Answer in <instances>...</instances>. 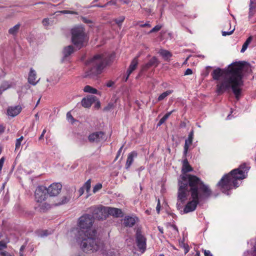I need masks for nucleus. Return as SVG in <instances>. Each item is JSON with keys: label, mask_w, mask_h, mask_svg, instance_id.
<instances>
[{"label": "nucleus", "mask_w": 256, "mask_h": 256, "mask_svg": "<svg viewBox=\"0 0 256 256\" xmlns=\"http://www.w3.org/2000/svg\"><path fill=\"white\" fill-rule=\"evenodd\" d=\"M12 86L11 83L8 81L3 82L0 86V96L2 92Z\"/></svg>", "instance_id": "24"}, {"label": "nucleus", "mask_w": 256, "mask_h": 256, "mask_svg": "<svg viewBox=\"0 0 256 256\" xmlns=\"http://www.w3.org/2000/svg\"><path fill=\"white\" fill-rule=\"evenodd\" d=\"M256 10V0H250L249 17L252 16Z\"/></svg>", "instance_id": "22"}, {"label": "nucleus", "mask_w": 256, "mask_h": 256, "mask_svg": "<svg viewBox=\"0 0 256 256\" xmlns=\"http://www.w3.org/2000/svg\"><path fill=\"white\" fill-rule=\"evenodd\" d=\"M25 248V246L22 245V246H21L20 248V252H22V251L24 250V249Z\"/></svg>", "instance_id": "59"}, {"label": "nucleus", "mask_w": 256, "mask_h": 256, "mask_svg": "<svg viewBox=\"0 0 256 256\" xmlns=\"http://www.w3.org/2000/svg\"><path fill=\"white\" fill-rule=\"evenodd\" d=\"M20 256H23V254H22V252H20Z\"/></svg>", "instance_id": "64"}, {"label": "nucleus", "mask_w": 256, "mask_h": 256, "mask_svg": "<svg viewBox=\"0 0 256 256\" xmlns=\"http://www.w3.org/2000/svg\"><path fill=\"white\" fill-rule=\"evenodd\" d=\"M107 216L111 215L116 217L122 216V210L118 208L106 207Z\"/></svg>", "instance_id": "15"}, {"label": "nucleus", "mask_w": 256, "mask_h": 256, "mask_svg": "<svg viewBox=\"0 0 256 256\" xmlns=\"http://www.w3.org/2000/svg\"><path fill=\"white\" fill-rule=\"evenodd\" d=\"M140 26L142 28H144V27L150 28L151 26L150 24L149 23H145L144 24H140Z\"/></svg>", "instance_id": "53"}, {"label": "nucleus", "mask_w": 256, "mask_h": 256, "mask_svg": "<svg viewBox=\"0 0 256 256\" xmlns=\"http://www.w3.org/2000/svg\"><path fill=\"white\" fill-rule=\"evenodd\" d=\"M136 246L139 250L144 253L146 249V238L138 230H136Z\"/></svg>", "instance_id": "10"}, {"label": "nucleus", "mask_w": 256, "mask_h": 256, "mask_svg": "<svg viewBox=\"0 0 256 256\" xmlns=\"http://www.w3.org/2000/svg\"><path fill=\"white\" fill-rule=\"evenodd\" d=\"M160 200H158V204H157V206H156V211H157L158 213L160 212Z\"/></svg>", "instance_id": "50"}, {"label": "nucleus", "mask_w": 256, "mask_h": 256, "mask_svg": "<svg viewBox=\"0 0 256 256\" xmlns=\"http://www.w3.org/2000/svg\"><path fill=\"white\" fill-rule=\"evenodd\" d=\"M168 3V0H158V4L161 7L160 10L162 12Z\"/></svg>", "instance_id": "34"}, {"label": "nucleus", "mask_w": 256, "mask_h": 256, "mask_svg": "<svg viewBox=\"0 0 256 256\" xmlns=\"http://www.w3.org/2000/svg\"><path fill=\"white\" fill-rule=\"evenodd\" d=\"M192 74V71L190 68H188L184 72V75H190Z\"/></svg>", "instance_id": "47"}, {"label": "nucleus", "mask_w": 256, "mask_h": 256, "mask_svg": "<svg viewBox=\"0 0 256 256\" xmlns=\"http://www.w3.org/2000/svg\"><path fill=\"white\" fill-rule=\"evenodd\" d=\"M162 28L161 26L157 25L155 26L154 28H152L150 32V33L154 32H158Z\"/></svg>", "instance_id": "41"}, {"label": "nucleus", "mask_w": 256, "mask_h": 256, "mask_svg": "<svg viewBox=\"0 0 256 256\" xmlns=\"http://www.w3.org/2000/svg\"><path fill=\"white\" fill-rule=\"evenodd\" d=\"M211 194L209 186L200 178L195 176H184L180 182L176 204L178 208H182L190 195V201L184 209V213L187 214L194 211L200 202Z\"/></svg>", "instance_id": "1"}, {"label": "nucleus", "mask_w": 256, "mask_h": 256, "mask_svg": "<svg viewBox=\"0 0 256 256\" xmlns=\"http://www.w3.org/2000/svg\"><path fill=\"white\" fill-rule=\"evenodd\" d=\"M113 57V54H108L106 53L94 56L86 62L87 70L84 73V77L96 78L102 73L106 66L110 64Z\"/></svg>", "instance_id": "4"}, {"label": "nucleus", "mask_w": 256, "mask_h": 256, "mask_svg": "<svg viewBox=\"0 0 256 256\" xmlns=\"http://www.w3.org/2000/svg\"><path fill=\"white\" fill-rule=\"evenodd\" d=\"M226 26V27L230 26V30L228 31V32L222 31V36H230V35L232 34L234 32L235 30L234 26V28H232L231 22H227V24L225 25V28Z\"/></svg>", "instance_id": "26"}, {"label": "nucleus", "mask_w": 256, "mask_h": 256, "mask_svg": "<svg viewBox=\"0 0 256 256\" xmlns=\"http://www.w3.org/2000/svg\"><path fill=\"white\" fill-rule=\"evenodd\" d=\"M36 72L32 68L30 69L28 74V82L32 85H36L39 81L40 79L36 80Z\"/></svg>", "instance_id": "17"}, {"label": "nucleus", "mask_w": 256, "mask_h": 256, "mask_svg": "<svg viewBox=\"0 0 256 256\" xmlns=\"http://www.w3.org/2000/svg\"><path fill=\"white\" fill-rule=\"evenodd\" d=\"M6 247H7V246L5 242H4V241L0 242V251L6 248Z\"/></svg>", "instance_id": "43"}, {"label": "nucleus", "mask_w": 256, "mask_h": 256, "mask_svg": "<svg viewBox=\"0 0 256 256\" xmlns=\"http://www.w3.org/2000/svg\"><path fill=\"white\" fill-rule=\"evenodd\" d=\"M71 34L72 42L78 48L80 49L86 44L88 38L82 26L74 27L71 30Z\"/></svg>", "instance_id": "7"}, {"label": "nucleus", "mask_w": 256, "mask_h": 256, "mask_svg": "<svg viewBox=\"0 0 256 256\" xmlns=\"http://www.w3.org/2000/svg\"><path fill=\"white\" fill-rule=\"evenodd\" d=\"M119 0L121 1L123 4H128L130 2V0Z\"/></svg>", "instance_id": "58"}, {"label": "nucleus", "mask_w": 256, "mask_h": 256, "mask_svg": "<svg viewBox=\"0 0 256 256\" xmlns=\"http://www.w3.org/2000/svg\"><path fill=\"white\" fill-rule=\"evenodd\" d=\"M62 186L60 183H53L46 188L48 194L51 196H57L61 191Z\"/></svg>", "instance_id": "11"}, {"label": "nucleus", "mask_w": 256, "mask_h": 256, "mask_svg": "<svg viewBox=\"0 0 256 256\" xmlns=\"http://www.w3.org/2000/svg\"><path fill=\"white\" fill-rule=\"evenodd\" d=\"M20 28V24H17L9 29L8 34L13 36H15L18 33Z\"/></svg>", "instance_id": "25"}, {"label": "nucleus", "mask_w": 256, "mask_h": 256, "mask_svg": "<svg viewBox=\"0 0 256 256\" xmlns=\"http://www.w3.org/2000/svg\"><path fill=\"white\" fill-rule=\"evenodd\" d=\"M22 110L20 106H12L8 108L7 114L8 116L14 117L17 116Z\"/></svg>", "instance_id": "16"}, {"label": "nucleus", "mask_w": 256, "mask_h": 256, "mask_svg": "<svg viewBox=\"0 0 256 256\" xmlns=\"http://www.w3.org/2000/svg\"><path fill=\"white\" fill-rule=\"evenodd\" d=\"M70 198L67 196H64L62 198L60 202H58V204L60 205L67 203L69 201Z\"/></svg>", "instance_id": "38"}, {"label": "nucleus", "mask_w": 256, "mask_h": 256, "mask_svg": "<svg viewBox=\"0 0 256 256\" xmlns=\"http://www.w3.org/2000/svg\"><path fill=\"white\" fill-rule=\"evenodd\" d=\"M193 138V132H191L189 135L188 139L185 140V144L184 146V154L186 155L188 152V150L189 146L192 144Z\"/></svg>", "instance_id": "19"}, {"label": "nucleus", "mask_w": 256, "mask_h": 256, "mask_svg": "<svg viewBox=\"0 0 256 256\" xmlns=\"http://www.w3.org/2000/svg\"><path fill=\"white\" fill-rule=\"evenodd\" d=\"M252 40V36H249L246 40V41L244 42V44L242 45V48L240 50V52L242 53H244L246 50L247 49L248 45L251 42Z\"/></svg>", "instance_id": "27"}, {"label": "nucleus", "mask_w": 256, "mask_h": 256, "mask_svg": "<svg viewBox=\"0 0 256 256\" xmlns=\"http://www.w3.org/2000/svg\"><path fill=\"white\" fill-rule=\"evenodd\" d=\"M84 90L86 92L96 94L98 93V90L96 89L93 88L92 87L90 86H86L84 88Z\"/></svg>", "instance_id": "29"}, {"label": "nucleus", "mask_w": 256, "mask_h": 256, "mask_svg": "<svg viewBox=\"0 0 256 256\" xmlns=\"http://www.w3.org/2000/svg\"><path fill=\"white\" fill-rule=\"evenodd\" d=\"M97 100L96 97L94 96H90L84 98L82 100V105L86 108L90 107L92 104Z\"/></svg>", "instance_id": "14"}, {"label": "nucleus", "mask_w": 256, "mask_h": 256, "mask_svg": "<svg viewBox=\"0 0 256 256\" xmlns=\"http://www.w3.org/2000/svg\"><path fill=\"white\" fill-rule=\"evenodd\" d=\"M94 222V218L92 216L86 214L81 216L78 220V228L76 236L96 233V230L92 226Z\"/></svg>", "instance_id": "6"}, {"label": "nucleus", "mask_w": 256, "mask_h": 256, "mask_svg": "<svg viewBox=\"0 0 256 256\" xmlns=\"http://www.w3.org/2000/svg\"><path fill=\"white\" fill-rule=\"evenodd\" d=\"M46 130L44 129L42 132V134H41V135L40 136L39 138V140H42L43 138V137H44V134L46 133Z\"/></svg>", "instance_id": "55"}, {"label": "nucleus", "mask_w": 256, "mask_h": 256, "mask_svg": "<svg viewBox=\"0 0 256 256\" xmlns=\"http://www.w3.org/2000/svg\"><path fill=\"white\" fill-rule=\"evenodd\" d=\"M184 254H187L188 252V251H189L188 246V245L184 244Z\"/></svg>", "instance_id": "51"}, {"label": "nucleus", "mask_w": 256, "mask_h": 256, "mask_svg": "<svg viewBox=\"0 0 256 256\" xmlns=\"http://www.w3.org/2000/svg\"><path fill=\"white\" fill-rule=\"evenodd\" d=\"M40 210L44 212L50 208V205L46 202L42 203L39 205Z\"/></svg>", "instance_id": "33"}, {"label": "nucleus", "mask_w": 256, "mask_h": 256, "mask_svg": "<svg viewBox=\"0 0 256 256\" xmlns=\"http://www.w3.org/2000/svg\"><path fill=\"white\" fill-rule=\"evenodd\" d=\"M138 62L137 58H134L132 62L127 70V77L126 78V81L128 80L129 76L132 73V72L138 66Z\"/></svg>", "instance_id": "20"}, {"label": "nucleus", "mask_w": 256, "mask_h": 256, "mask_svg": "<svg viewBox=\"0 0 256 256\" xmlns=\"http://www.w3.org/2000/svg\"><path fill=\"white\" fill-rule=\"evenodd\" d=\"M192 170V168L188 164V161L187 159H184L183 160L182 167V174L180 176V178L178 180V184H180V181L181 178L184 176L189 175L192 176L191 174H187L186 173L189 172H191Z\"/></svg>", "instance_id": "13"}, {"label": "nucleus", "mask_w": 256, "mask_h": 256, "mask_svg": "<svg viewBox=\"0 0 256 256\" xmlns=\"http://www.w3.org/2000/svg\"><path fill=\"white\" fill-rule=\"evenodd\" d=\"M158 229L159 230V231L162 233V234L164 232H163V228H160V226L158 227Z\"/></svg>", "instance_id": "61"}, {"label": "nucleus", "mask_w": 256, "mask_h": 256, "mask_svg": "<svg viewBox=\"0 0 256 256\" xmlns=\"http://www.w3.org/2000/svg\"><path fill=\"white\" fill-rule=\"evenodd\" d=\"M60 13L63 14H78V12L72 10H64L60 12Z\"/></svg>", "instance_id": "40"}, {"label": "nucleus", "mask_w": 256, "mask_h": 256, "mask_svg": "<svg viewBox=\"0 0 256 256\" xmlns=\"http://www.w3.org/2000/svg\"><path fill=\"white\" fill-rule=\"evenodd\" d=\"M84 188H83V187L80 188L78 190L79 195L82 196L84 194Z\"/></svg>", "instance_id": "52"}, {"label": "nucleus", "mask_w": 256, "mask_h": 256, "mask_svg": "<svg viewBox=\"0 0 256 256\" xmlns=\"http://www.w3.org/2000/svg\"><path fill=\"white\" fill-rule=\"evenodd\" d=\"M137 156V152L134 151L128 154L126 164V168H128L134 162V158H136Z\"/></svg>", "instance_id": "18"}, {"label": "nucleus", "mask_w": 256, "mask_h": 256, "mask_svg": "<svg viewBox=\"0 0 256 256\" xmlns=\"http://www.w3.org/2000/svg\"><path fill=\"white\" fill-rule=\"evenodd\" d=\"M160 54L166 59H168L172 56V54L168 51L164 50H161L160 51Z\"/></svg>", "instance_id": "32"}, {"label": "nucleus", "mask_w": 256, "mask_h": 256, "mask_svg": "<svg viewBox=\"0 0 256 256\" xmlns=\"http://www.w3.org/2000/svg\"><path fill=\"white\" fill-rule=\"evenodd\" d=\"M102 188V184L100 183L97 184L93 188V192L96 193Z\"/></svg>", "instance_id": "39"}, {"label": "nucleus", "mask_w": 256, "mask_h": 256, "mask_svg": "<svg viewBox=\"0 0 256 256\" xmlns=\"http://www.w3.org/2000/svg\"><path fill=\"white\" fill-rule=\"evenodd\" d=\"M96 233L89 234L76 236V242L80 244V248L85 252H93L98 251L102 247L100 240L96 238Z\"/></svg>", "instance_id": "5"}, {"label": "nucleus", "mask_w": 256, "mask_h": 256, "mask_svg": "<svg viewBox=\"0 0 256 256\" xmlns=\"http://www.w3.org/2000/svg\"><path fill=\"white\" fill-rule=\"evenodd\" d=\"M105 139L104 134L102 132H97L91 134L88 136V140L92 142H98Z\"/></svg>", "instance_id": "12"}, {"label": "nucleus", "mask_w": 256, "mask_h": 256, "mask_svg": "<svg viewBox=\"0 0 256 256\" xmlns=\"http://www.w3.org/2000/svg\"><path fill=\"white\" fill-rule=\"evenodd\" d=\"M254 254H255L256 253V244L254 246Z\"/></svg>", "instance_id": "62"}, {"label": "nucleus", "mask_w": 256, "mask_h": 256, "mask_svg": "<svg viewBox=\"0 0 256 256\" xmlns=\"http://www.w3.org/2000/svg\"><path fill=\"white\" fill-rule=\"evenodd\" d=\"M204 256H212L210 250H204Z\"/></svg>", "instance_id": "48"}, {"label": "nucleus", "mask_w": 256, "mask_h": 256, "mask_svg": "<svg viewBox=\"0 0 256 256\" xmlns=\"http://www.w3.org/2000/svg\"><path fill=\"white\" fill-rule=\"evenodd\" d=\"M66 118H67V119L69 120H71V122H72L74 120V118H73L72 116V114H70V112H68L66 114Z\"/></svg>", "instance_id": "45"}, {"label": "nucleus", "mask_w": 256, "mask_h": 256, "mask_svg": "<svg viewBox=\"0 0 256 256\" xmlns=\"http://www.w3.org/2000/svg\"><path fill=\"white\" fill-rule=\"evenodd\" d=\"M250 168V167L246 163L242 164L238 168L233 170L228 174L223 176L218 185L224 193L228 194V190L232 188H236L239 186L238 180L246 178Z\"/></svg>", "instance_id": "3"}, {"label": "nucleus", "mask_w": 256, "mask_h": 256, "mask_svg": "<svg viewBox=\"0 0 256 256\" xmlns=\"http://www.w3.org/2000/svg\"><path fill=\"white\" fill-rule=\"evenodd\" d=\"M95 106L97 108H99L100 107V102H97Z\"/></svg>", "instance_id": "60"}, {"label": "nucleus", "mask_w": 256, "mask_h": 256, "mask_svg": "<svg viewBox=\"0 0 256 256\" xmlns=\"http://www.w3.org/2000/svg\"><path fill=\"white\" fill-rule=\"evenodd\" d=\"M38 234L40 237H43L44 236H47L48 234H49V233L47 230H44L40 232Z\"/></svg>", "instance_id": "42"}, {"label": "nucleus", "mask_w": 256, "mask_h": 256, "mask_svg": "<svg viewBox=\"0 0 256 256\" xmlns=\"http://www.w3.org/2000/svg\"><path fill=\"white\" fill-rule=\"evenodd\" d=\"M98 6V7H101V8H103V7H105L106 6V5L104 4V6H101V5H98L97 6Z\"/></svg>", "instance_id": "63"}, {"label": "nucleus", "mask_w": 256, "mask_h": 256, "mask_svg": "<svg viewBox=\"0 0 256 256\" xmlns=\"http://www.w3.org/2000/svg\"><path fill=\"white\" fill-rule=\"evenodd\" d=\"M158 64V59L156 57H153L150 60L146 66L148 67L152 66H156Z\"/></svg>", "instance_id": "30"}, {"label": "nucleus", "mask_w": 256, "mask_h": 256, "mask_svg": "<svg viewBox=\"0 0 256 256\" xmlns=\"http://www.w3.org/2000/svg\"><path fill=\"white\" fill-rule=\"evenodd\" d=\"M136 217L126 216L124 218V224L126 226L132 227L136 222Z\"/></svg>", "instance_id": "21"}, {"label": "nucleus", "mask_w": 256, "mask_h": 256, "mask_svg": "<svg viewBox=\"0 0 256 256\" xmlns=\"http://www.w3.org/2000/svg\"><path fill=\"white\" fill-rule=\"evenodd\" d=\"M114 82L112 81H109L108 82L106 85L108 87H111L114 85Z\"/></svg>", "instance_id": "54"}, {"label": "nucleus", "mask_w": 256, "mask_h": 256, "mask_svg": "<svg viewBox=\"0 0 256 256\" xmlns=\"http://www.w3.org/2000/svg\"><path fill=\"white\" fill-rule=\"evenodd\" d=\"M24 139L22 136H20L19 138L16 139V150L18 149L21 145V142Z\"/></svg>", "instance_id": "37"}, {"label": "nucleus", "mask_w": 256, "mask_h": 256, "mask_svg": "<svg viewBox=\"0 0 256 256\" xmlns=\"http://www.w3.org/2000/svg\"><path fill=\"white\" fill-rule=\"evenodd\" d=\"M174 110H172L168 113H166L159 121L158 125L160 126L168 118V117L170 116V114L174 112Z\"/></svg>", "instance_id": "31"}, {"label": "nucleus", "mask_w": 256, "mask_h": 256, "mask_svg": "<svg viewBox=\"0 0 256 256\" xmlns=\"http://www.w3.org/2000/svg\"><path fill=\"white\" fill-rule=\"evenodd\" d=\"M173 92L172 90H168L165 92L162 93L158 98V101H162L166 98L168 96L170 95Z\"/></svg>", "instance_id": "28"}, {"label": "nucleus", "mask_w": 256, "mask_h": 256, "mask_svg": "<svg viewBox=\"0 0 256 256\" xmlns=\"http://www.w3.org/2000/svg\"><path fill=\"white\" fill-rule=\"evenodd\" d=\"M244 65L240 62H234L224 69L217 68L212 72V78L216 80V92L221 94L232 90L238 100L243 86Z\"/></svg>", "instance_id": "2"}, {"label": "nucleus", "mask_w": 256, "mask_h": 256, "mask_svg": "<svg viewBox=\"0 0 256 256\" xmlns=\"http://www.w3.org/2000/svg\"><path fill=\"white\" fill-rule=\"evenodd\" d=\"M122 146H121V148H120V150H118V154H117V156L115 158V160H116L118 157L119 156L120 154V152H121V151L122 150Z\"/></svg>", "instance_id": "56"}, {"label": "nucleus", "mask_w": 256, "mask_h": 256, "mask_svg": "<svg viewBox=\"0 0 256 256\" xmlns=\"http://www.w3.org/2000/svg\"><path fill=\"white\" fill-rule=\"evenodd\" d=\"M0 256H12L6 251H2L0 252Z\"/></svg>", "instance_id": "44"}, {"label": "nucleus", "mask_w": 256, "mask_h": 256, "mask_svg": "<svg viewBox=\"0 0 256 256\" xmlns=\"http://www.w3.org/2000/svg\"><path fill=\"white\" fill-rule=\"evenodd\" d=\"M74 52V48L72 46L70 45L65 47L63 50V54L65 57L70 56Z\"/></svg>", "instance_id": "23"}, {"label": "nucleus", "mask_w": 256, "mask_h": 256, "mask_svg": "<svg viewBox=\"0 0 256 256\" xmlns=\"http://www.w3.org/2000/svg\"><path fill=\"white\" fill-rule=\"evenodd\" d=\"M90 212H92L94 218L98 220H104L107 217L105 206H92L89 208Z\"/></svg>", "instance_id": "8"}, {"label": "nucleus", "mask_w": 256, "mask_h": 256, "mask_svg": "<svg viewBox=\"0 0 256 256\" xmlns=\"http://www.w3.org/2000/svg\"><path fill=\"white\" fill-rule=\"evenodd\" d=\"M4 130V127L2 125H0V134L2 133Z\"/></svg>", "instance_id": "57"}, {"label": "nucleus", "mask_w": 256, "mask_h": 256, "mask_svg": "<svg viewBox=\"0 0 256 256\" xmlns=\"http://www.w3.org/2000/svg\"><path fill=\"white\" fill-rule=\"evenodd\" d=\"M46 188L44 186H38L34 192V199L36 202L42 203L48 196Z\"/></svg>", "instance_id": "9"}, {"label": "nucleus", "mask_w": 256, "mask_h": 256, "mask_svg": "<svg viewBox=\"0 0 256 256\" xmlns=\"http://www.w3.org/2000/svg\"><path fill=\"white\" fill-rule=\"evenodd\" d=\"M49 20L48 18H45L42 20V24L44 26H46L49 24Z\"/></svg>", "instance_id": "49"}, {"label": "nucleus", "mask_w": 256, "mask_h": 256, "mask_svg": "<svg viewBox=\"0 0 256 256\" xmlns=\"http://www.w3.org/2000/svg\"><path fill=\"white\" fill-rule=\"evenodd\" d=\"M82 187L84 188V190H86L87 192H88L90 189V187H91L90 180H88L85 182V184H84V185Z\"/></svg>", "instance_id": "35"}, {"label": "nucleus", "mask_w": 256, "mask_h": 256, "mask_svg": "<svg viewBox=\"0 0 256 256\" xmlns=\"http://www.w3.org/2000/svg\"><path fill=\"white\" fill-rule=\"evenodd\" d=\"M4 160H5V159H4V157H2L0 159V172L1 171V170L2 169V166L4 165Z\"/></svg>", "instance_id": "46"}, {"label": "nucleus", "mask_w": 256, "mask_h": 256, "mask_svg": "<svg viewBox=\"0 0 256 256\" xmlns=\"http://www.w3.org/2000/svg\"><path fill=\"white\" fill-rule=\"evenodd\" d=\"M125 17L124 16H120L118 18L114 20L116 24L119 26H121L122 22L124 21Z\"/></svg>", "instance_id": "36"}]
</instances>
